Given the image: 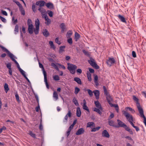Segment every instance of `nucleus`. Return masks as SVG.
<instances>
[{"mask_svg":"<svg viewBox=\"0 0 146 146\" xmlns=\"http://www.w3.org/2000/svg\"><path fill=\"white\" fill-rule=\"evenodd\" d=\"M77 66L75 65L68 63L67 68L70 73L72 74H74L75 72V70L77 68Z\"/></svg>","mask_w":146,"mask_h":146,"instance_id":"nucleus-1","label":"nucleus"},{"mask_svg":"<svg viewBox=\"0 0 146 146\" xmlns=\"http://www.w3.org/2000/svg\"><path fill=\"white\" fill-rule=\"evenodd\" d=\"M123 113L126 117L127 119L129 122L132 121H133L132 116L129 114L126 111H123Z\"/></svg>","mask_w":146,"mask_h":146,"instance_id":"nucleus-2","label":"nucleus"},{"mask_svg":"<svg viewBox=\"0 0 146 146\" xmlns=\"http://www.w3.org/2000/svg\"><path fill=\"white\" fill-rule=\"evenodd\" d=\"M89 64L93 67L96 69H99V66L96 64L94 59L92 58H90V60H88Z\"/></svg>","mask_w":146,"mask_h":146,"instance_id":"nucleus-3","label":"nucleus"},{"mask_svg":"<svg viewBox=\"0 0 146 146\" xmlns=\"http://www.w3.org/2000/svg\"><path fill=\"white\" fill-rule=\"evenodd\" d=\"M72 116V113H71V110H68V112L66 115L64 117L63 120V123L66 124L68 122V117H71Z\"/></svg>","mask_w":146,"mask_h":146,"instance_id":"nucleus-4","label":"nucleus"},{"mask_svg":"<svg viewBox=\"0 0 146 146\" xmlns=\"http://www.w3.org/2000/svg\"><path fill=\"white\" fill-rule=\"evenodd\" d=\"M133 99L134 101H135L136 102V106L138 109V111H139V110H143L142 107L140 105V104L138 102V99L137 98H136V97L135 96H133Z\"/></svg>","mask_w":146,"mask_h":146,"instance_id":"nucleus-5","label":"nucleus"},{"mask_svg":"<svg viewBox=\"0 0 146 146\" xmlns=\"http://www.w3.org/2000/svg\"><path fill=\"white\" fill-rule=\"evenodd\" d=\"M139 111L140 114V117L143 118V123H144L145 126H146V117H145L144 114V111L143 110H139Z\"/></svg>","mask_w":146,"mask_h":146,"instance_id":"nucleus-6","label":"nucleus"},{"mask_svg":"<svg viewBox=\"0 0 146 146\" xmlns=\"http://www.w3.org/2000/svg\"><path fill=\"white\" fill-rule=\"evenodd\" d=\"M106 96V99L107 101L109 104L111 105L112 104L111 102L113 100V99L111 96L109 94H108L105 95Z\"/></svg>","mask_w":146,"mask_h":146,"instance_id":"nucleus-7","label":"nucleus"},{"mask_svg":"<svg viewBox=\"0 0 146 146\" xmlns=\"http://www.w3.org/2000/svg\"><path fill=\"white\" fill-rule=\"evenodd\" d=\"M115 60L113 58H109L107 63L110 66H111V65L115 63Z\"/></svg>","mask_w":146,"mask_h":146,"instance_id":"nucleus-8","label":"nucleus"},{"mask_svg":"<svg viewBox=\"0 0 146 146\" xmlns=\"http://www.w3.org/2000/svg\"><path fill=\"white\" fill-rule=\"evenodd\" d=\"M102 136L105 137L109 138L110 137V135L106 130H104L102 133Z\"/></svg>","mask_w":146,"mask_h":146,"instance_id":"nucleus-9","label":"nucleus"},{"mask_svg":"<svg viewBox=\"0 0 146 146\" xmlns=\"http://www.w3.org/2000/svg\"><path fill=\"white\" fill-rule=\"evenodd\" d=\"M108 123L109 125L111 126L114 127H117L118 126L117 125L115 124V122L114 121L112 120H108Z\"/></svg>","mask_w":146,"mask_h":146,"instance_id":"nucleus-10","label":"nucleus"},{"mask_svg":"<svg viewBox=\"0 0 146 146\" xmlns=\"http://www.w3.org/2000/svg\"><path fill=\"white\" fill-rule=\"evenodd\" d=\"M28 31L29 33L30 34H32L33 33V30L34 29V26L33 25H31L28 26Z\"/></svg>","mask_w":146,"mask_h":146,"instance_id":"nucleus-11","label":"nucleus"},{"mask_svg":"<svg viewBox=\"0 0 146 146\" xmlns=\"http://www.w3.org/2000/svg\"><path fill=\"white\" fill-rule=\"evenodd\" d=\"M84 130L83 128H80L76 132V134L77 135H81L83 133H84Z\"/></svg>","mask_w":146,"mask_h":146,"instance_id":"nucleus-12","label":"nucleus"},{"mask_svg":"<svg viewBox=\"0 0 146 146\" xmlns=\"http://www.w3.org/2000/svg\"><path fill=\"white\" fill-rule=\"evenodd\" d=\"M83 101L84 104L83 106V108L88 112H89V110L86 105V102L85 99Z\"/></svg>","mask_w":146,"mask_h":146,"instance_id":"nucleus-13","label":"nucleus"},{"mask_svg":"<svg viewBox=\"0 0 146 146\" xmlns=\"http://www.w3.org/2000/svg\"><path fill=\"white\" fill-rule=\"evenodd\" d=\"M94 103L97 108L99 109L101 111L103 109L102 107L101 106L100 104L98 101H95Z\"/></svg>","mask_w":146,"mask_h":146,"instance_id":"nucleus-14","label":"nucleus"},{"mask_svg":"<svg viewBox=\"0 0 146 146\" xmlns=\"http://www.w3.org/2000/svg\"><path fill=\"white\" fill-rule=\"evenodd\" d=\"M117 122L118 125H117L118 126L117 127H123L125 125L123 122H122L119 119L117 120Z\"/></svg>","mask_w":146,"mask_h":146,"instance_id":"nucleus-15","label":"nucleus"},{"mask_svg":"<svg viewBox=\"0 0 146 146\" xmlns=\"http://www.w3.org/2000/svg\"><path fill=\"white\" fill-rule=\"evenodd\" d=\"M60 27L61 29V32L63 33L65 31L66 29V26L65 24L64 23H62L60 25Z\"/></svg>","mask_w":146,"mask_h":146,"instance_id":"nucleus-16","label":"nucleus"},{"mask_svg":"<svg viewBox=\"0 0 146 146\" xmlns=\"http://www.w3.org/2000/svg\"><path fill=\"white\" fill-rule=\"evenodd\" d=\"M42 33L44 36L45 37H47L49 35V32L46 29H43L42 31Z\"/></svg>","mask_w":146,"mask_h":146,"instance_id":"nucleus-17","label":"nucleus"},{"mask_svg":"<svg viewBox=\"0 0 146 146\" xmlns=\"http://www.w3.org/2000/svg\"><path fill=\"white\" fill-rule=\"evenodd\" d=\"M125 128V130L128 131L130 134H133V133L132 130L128 127H127L125 124L123 127Z\"/></svg>","mask_w":146,"mask_h":146,"instance_id":"nucleus-18","label":"nucleus"},{"mask_svg":"<svg viewBox=\"0 0 146 146\" xmlns=\"http://www.w3.org/2000/svg\"><path fill=\"white\" fill-rule=\"evenodd\" d=\"M38 10L41 13L42 15H44L46 14V12L45 9L44 8L42 7H40L38 8Z\"/></svg>","mask_w":146,"mask_h":146,"instance_id":"nucleus-19","label":"nucleus"},{"mask_svg":"<svg viewBox=\"0 0 146 146\" xmlns=\"http://www.w3.org/2000/svg\"><path fill=\"white\" fill-rule=\"evenodd\" d=\"M93 93H94L96 98L97 99H99L100 94L99 91L98 90H95L93 91Z\"/></svg>","mask_w":146,"mask_h":146,"instance_id":"nucleus-20","label":"nucleus"},{"mask_svg":"<svg viewBox=\"0 0 146 146\" xmlns=\"http://www.w3.org/2000/svg\"><path fill=\"white\" fill-rule=\"evenodd\" d=\"M117 16L122 22L126 23V21L125 19L123 16L120 15H119Z\"/></svg>","mask_w":146,"mask_h":146,"instance_id":"nucleus-21","label":"nucleus"},{"mask_svg":"<svg viewBox=\"0 0 146 146\" xmlns=\"http://www.w3.org/2000/svg\"><path fill=\"white\" fill-rule=\"evenodd\" d=\"M81 112L80 108L79 107H78L77 108L76 110V115L78 117H80L81 116Z\"/></svg>","mask_w":146,"mask_h":146,"instance_id":"nucleus-22","label":"nucleus"},{"mask_svg":"<svg viewBox=\"0 0 146 146\" xmlns=\"http://www.w3.org/2000/svg\"><path fill=\"white\" fill-rule=\"evenodd\" d=\"M74 80L78 84H81L82 83L81 79L79 78H74Z\"/></svg>","mask_w":146,"mask_h":146,"instance_id":"nucleus-23","label":"nucleus"},{"mask_svg":"<svg viewBox=\"0 0 146 146\" xmlns=\"http://www.w3.org/2000/svg\"><path fill=\"white\" fill-rule=\"evenodd\" d=\"M84 90L85 92L87 91L88 94L90 96L92 97L93 95V92L90 89L85 88Z\"/></svg>","mask_w":146,"mask_h":146,"instance_id":"nucleus-24","label":"nucleus"},{"mask_svg":"<svg viewBox=\"0 0 146 146\" xmlns=\"http://www.w3.org/2000/svg\"><path fill=\"white\" fill-rule=\"evenodd\" d=\"M45 5L48 8L50 9H52L54 7L53 4L51 3H47Z\"/></svg>","mask_w":146,"mask_h":146,"instance_id":"nucleus-25","label":"nucleus"},{"mask_svg":"<svg viewBox=\"0 0 146 146\" xmlns=\"http://www.w3.org/2000/svg\"><path fill=\"white\" fill-rule=\"evenodd\" d=\"M93 110L94 111L97 112L100 115H101L102 114V112L101 111V110L98 108H93Z\"/></svg>","mask_w":146,"mask_h":146,"instance_id":"nucleus-26","label":"nucleus"},{"mask_svg":"<svg viewBox=\"0 0 146 146\" xmlns=\"http://www.w3.org/2000/svg\"><path fill=\"white\" fill-rule=\"evenodd\" d=\"M80 37V35L77 32H76L75 33V40L77 41Z\"/></svg>","mask_w":146,"mask_h":146,"instance_id":"nucleus-27","label":"nucleus"},{"mask_svg":"<svg viewBox=\"0 0 146 146\" xmlns=\"http://www.w3.org/2000/svg\"><path fill=\"white\" fill-rule=\"evenodd\" d=\"M40 22L39 20L37 19L35 20V27L39 28Z\"/></svg>","mask_w":146,"mask_h":146,"instance_id":"nucleus-28","label":"nucleus"},{"mask_svg":"<svg viewBox=\"0 0 146 146\" xmlns=\"http://www.w3.org/2000/svg\"><path fill=\"white\" fill-rule=\"evenodd\" d=\"M53 96L56 100H57L58 99V94L56 91H55L54 92Z\"/></svg>","mask_w":146,"mask_h":146,"instance_id":"nucleus-29","label":"nucleus"},{"mask_svg":"<svg viewBox=\"0 0 146 146\" xmlns=\"http://www.w3.org/2000/svg\"><path fill=\"white\" fill-rule=\"evenodd\" d=\"M91 126L94 127L95 126V124L93 122H89L87 123V127H90Z\"/></svg>","mask_w":146,"mask_h":146,"instance_id":"nucleus-30","label":"nucleus"},{"mask_svg":"<svg viewBox=\"0 0 146 146\" xmlns=\"http://www.w3.org/2000/svg\"><path fill=\"white\" fill-rule=\"evenodd\" d=\"M66 47L65 46H60L59 48V52L60 53H62L63 51H64V49Z\"/></svg>","mask_w":146,"mask_h":146,"instance_id":"nucleus-31","label":"nucleus"},{"mask_svg":"<svg viewBox=\"0 0 146 146\" xmlns=\"http://www.w3.org/2000/svg\"><path fill=\"white\" fill-rule=\"evenodd\" d=\"M39 28L36 27L35 28H34L33 31H34L35 34L36 35L38 34L39 32Z\"/></svg>","mask_w":146,"mask_h":146,"instance_id":"nucleus-32","label":"nucleus"},{"mask_svg":"<svg viewBox=\"0 0 146 146\" xmlns=\"http://www.w3.org/2000/svg\"><path fill=\"white\" fill-rule=\"evenodd\" d=\"M4 88L5 92L7 93L9 90L8 85L7 83H5V84Z\"/></svg>","mask_w":146,"mask_h":146,"instance_id":"nucleus-33","label":"nucleus"},{"mask_svg":"<svg viewBox=\"0 0 146 146\" xmlns=\"http://www.w3.org/2000/svg\"><path fill=\"white\" fill-rule=\"evenodd\" d=\"M57 65V64H55L53 63H51V65L56 70L58 71L59 70V69Z\"/></svg>","mask_w":146,"mask_h":146,"instance_id":"nucleus-34","label":"nucleus"},{"mask_svg":"<svg viewBox=\"0 0 146 146\" xmlns=\"http://www.w3.org/2000/svg\"><path fill=\"white\" fill-rule=\"evenodd\" d=\"M72 32L71 31H69L67 33L66 37L67 38H69L71 37L72 35Z\"/></svg>","mask_w":146,"mask_h":146,"instance_id":"nucleus-35","label":"nucleus"},{"mask_svg":"<svg viewBox=\"0 0 146 146\" xmlns=\"http://www.w3.org/2000/svg\"><path fill=\"white\" fill-rule=\"evenodd\" d=\"M87 77L89 81H91L92 80L91 75L90 73L88 72L87 74Z\"/></svg>","mask_w":146,"mask_h":146,"instance_id":"nucleus-36","label":"nucleus"},{"mask_svg":"<svg viewBox=\"0 0 146 146\" xmlns=\"http://www.w3.org/2000/svg\"><path fill=\"white\" fill-rule=\"evenodd\" d=\"M9 56L11 59L12 60H13V59H15L14 58V56L9 51H8L7 52Z\"/></svg>","mask_w":146,"mask_h":146,"instance_id":"nucleus-37","label":"nucleus"},{"mask_svg":"<svg viewBox=\"0 0 146 146\" xmlns=\"http://www.w3.org/2000/svg\"><path fill=\"white\" fill-rule=\"evenodd\" d=\"M49 43L51 48H53L54 49H55L56 47L54 45L53 42L52 41H50L49 42Z\"/></svg>","mask_w":146,"mask_h":146,"instance_id":"nucleus-38","label":"nucleus"},{"mask_svg":"<svg viewBox=\"0 0 146 146\" xmlns=\"http://www.w3.org/2000/svg\"><path fill=\"white\" fill-rule=\"evenodd\" d=\"M53 79L55 81H58L60 80L59 76L58 75H55L53 76Z\"/></svg>","mask_w":146,"mask_h":146,"instance_id":"nucleus-39","label":"nucleus"},{"mask_svg":"<svg viewBox=\"0 0 146 146\" xmlns=\"http://www.w3.org/2000/svg\"><path fill=\"white\" fill-rule=\"evenodd\" d=\"M80 89L77 87L75 88L74 93L75 94H77L80 91Z\"/></svg>","mask_w":146,"mask_h":146,"instance_id":"nucleus-40","label":"nucleus"},{"mask_svg":"<svg viewBox=\"0 0 146 146\" xmlns=\"http://www.w3.org/2000/svg\"><path fill=\"white\" fill-rule=\"evenodd\" d=\"M46 3L45 1H40V5H39L40 7H43L45 4L46 5Z\"/></svg>","mask_w":146,"mask_h":146,"instance_id":"nucleus-41","label":"nucleus"},{"mask_svg":"<svg viewBox=\"0 0 146 146\" xmlns=\"http://www.w3.org/2000/svg\"><path fill=\"white\" fill-rule=\"evenodd\" d=\"M101 127H100L94 128L92 129L91 131L92 132H95L96 131L98 130Z\"/></svg>","mask_w":146,"mask_h":146,"instance_id":"nucleus-42","label":"nucleus"},{"mask_svg":"<svg viewBox=\"0 0 146 146\" xmlns=\"http://www.w3.org/2000/svg\"><path fill=\"white\" fill-rule=\"evenodd\" d=\"M15 98L16 99V100H17V102L18 103L20 102V101L19 99V96L17 92L15 94Z\"/></svg>","mask_w":146,"mask_h":146,"instance_id":"nucleus-43","label":"nucleus"},{"mask_svg":"<svg viewBox=\"0 0 146 146\" xmlns=\"http://www.w3.org/2000/svg\"><path fill=\"white\" fill-rule=\"evenodd\" d=\"M73 102L74 103L76 106H79L78 103L77 101L75 98H74L73 100Z\"/></svg>","mask_w":146,"mask_h":146,"instance_id":"nucleus-44","label":"nucleus"},{"mask_svg":"<svg viewBox=\"0 0 146 146\" xmlns=\"http://www.w3.org/2000/svg\"><path fill=\"white\" fill-rule=\"evenodd\" d=\"M19 71L22 74L23 76L24 77L26 76V74H25V72L22 69L20 68L19 69Z\"/></svg>","mask_w":146,"mask_h":146,"instance_id":"nucleus-45","label":"nucleus"},{"mask_svg":"<svg viewBox=\"0 0 146 146\" xmlns=\"http://www.w3.org/2000/svg\"><path fill=\"white\" fill-rule=\"evenodd\" d=\"M14 31L15 34L19 32V26L17 25H16L15 26Z\"/></svg>","mask_w":146,"mask_h":146,"instance_id":"nucleus-46","label":"nucleus"},{"mask_svg":"<svg viewBox=\"0 0 146 146\" xmlns=\"http://www.w3.org/2000/svg\"><path fill=\"white\" fill-rule=\"evenodd\" d=\"M29 134L32 137L34 138H36V135L35 134L33 133L32 131H30L29 132Z\"/></svg>","mask_w":146,"mask_h":146,"instance_id":"nucleus-47","label":"nucleus"},{"mask_svg":"<svg viewBox=\"0 0 146 146\" xmlns=\"http://www.w3.org/2000/svg\"><path fill=\"white\" fill-rule=\"evenodd\" d=\"M47 13H48V14L49 16L50 17H52L53 13L52 11H51L48 10L47 11Z\"/></svg>","mask_w":146,"mask_h":146,"instance_id":"nucleus-48","label":"nucleus"},{"mask_svg":"<svg viewBox=\"0 0 146 146\" xmlns=\"http://www.w3.org/2000/svg\"><path fill=\"white\" fill-rule=\"evenodd\" d=\"M27 25H28V26L29 25H33L32 24V21L30 19H28Z\"/></svg>","mask_w":146,"mask_h":146,"instance_id":"nucleus-49","label":"nucleus"},{"mask_svg":"<svg viewBox=\"0 0 146 146\" xmlns=\"http://www.w3.org/2000/svg\"><path fill=\"white\" fill-rule=\"evenodd\" d=\"M0 47L2 48L3 50L4 51L6 52L7 53L9 51V50L7 49L5 47L3 46L0 45Z\"/></svg>","mask_w":146,"mask_h":146,"instance_id":"nucleus-50","label":"nucleus"},{"mask_svg":"<svg viewBox=\"0 0 146 146\" xmlns=\"http://www.w3.org/2000/svg\"><path fill=\"white\" fill-rule=\"evenodd\" d=\"M103 88L104 94L105 95H106V94H108V91L107 90V89H106V87L105 86H103Z\"/></svg>","mask_w":146,"mask_h":146,"instance_id":"nucleus-51","label":"nucleus"},{"mask_svg":"<svg viewBox=\"0 0 146 146\" xmlns=\"http://www.w3.org/2000/svg\"><path fill=\"white\" fill-rule=\"evenodd\" d=\"M43 70V73L44 75V79H47V75L46 72L44 70V69Z\"/></svg>","mask_w":146,"mask_h":146,"instance_id":"nucleus-52","label":"nucleus"},{"mask_svg":"<svg viewBox=\"0 0 146 146\" xmlns=\"http://www.w3.org/2000/svg\"><path fill=\"white\" fill-rule=\"evenodd\" d=\"M32 9L34 12H35L36 11V5L34 3L32 5Z\"/></svg>","mask_w":146,"mask_h":146,"instance_id":"nucleus-53","label":"nucleus"},{"mask_svg":"<svg viewBox=\"0 0 146 146\" xmlns=\"http://www.w3.org/2000/svg\"><path fill=\"white\" fill-rule=\"evenodd\" d=\"M44 82H45V83L46 88H47L49 89V86L48 84V83L47 82V79H46V80H45V79H44Z\"/></svg>","mask_w":146,"mask_h":146,"instance_id":"nucleus-54","label":"nucleus"},{"mask_svg":"<svg viewBox=\"0 0 146 146\" xmlns=\"http://www.w3.org/2000/svg\"><path fill=\"white\" fill-rule=\"evenodd\" d=\"M114 117V114L111 113L109 117L108 118V120H111L112 118H113Z\"/></svg>","mask_w":146,"mask_h":146,"instance_id":"nucleus-55","label":"nucleus"},{"mask_svg":"<svg viewBox=\"0 0 146 146\" xmlns=\"http://www.w3.org/2000/svg\"><path fill=\"white\" fill-rule=\"evenodd\" d=\"M51 23V20L49 19H47V20L46 21V22H45V24L47 25H49Z\"/></svg>","mask_w":146,"mask_h":146,"instance_id":"nucleus-56","label":"nucleus"},{"mask_svg":"<svg viewBox=\"0 0 146 146\" xmlns=\"http://www.w3.org/2000/svg\"><path fill=\"white\" fill-rule=\"evenodd\" d=\"M1 11L3 15H5L6 16H7V15H7V12L5 11L2 10Z\"/></svg>","mask_w":146,"mask_h":146,"instance_id":"nucleus-57","label":"nucleus"},{"mask_svg":"<svg viewBox=\"0 0 146 146\" xmlns=\"http://www.w3.org/2000/svg\"><path fill=\"white\" fill-rule=\"evenodd\" d=\"M13 1L15 2L19 7L22 5L18 1H16L15 0H13Z\"/></svg>","mask_w":146,"mask_h":146,"instance_id":"nucleus-58","label":"nucleus"},{"mask_svg":"<svg viewBox=\"0 0 146 146\" xmlns=\"http://www.w3.org/2000/svg\"><path fill=\"white\" fill-rule=\"evenodd\" d=\"M55 42L58 44H61V42L60 41H59L58 38H56L55 40Z\"/></svg>","mask_w":146,"mask_h":146,"instance_id":"nucleus-59","label":"nucleus"},{"mask_svg":"<svg viewBox=\"0 0 146 146\" xmlns=\"http://www.w3.org/2000/svg\"><path fill=\"white\" fill-rule=\"evenodd\" d=\"M0 18L2 21L3 22L5 23L6 22V20L4 18L0 16Z\"/></svg>","mask_w":146,"mask_h":146,"instance_id":"nucleus-60","label":"nucleus"},{"mask_svg":"<svg viewBox=\"0 0 146 146\" xmlns=\"http://www.w3.org/2000/svg\"><path fill=\"white\" fill-rule=\"evenodd\" d=\"M82 51L85 55L88 56L89 55L88 52L85 50H83Z\"/></svg>","mask_w":146,"mask_h":146,"instance_id":"nucleus-61","label":"nucleus"},{"mask_svg":"<svg viewBox=\"0 0 146 146\" xmlns=\"http://www.w3.org/2000/svg\"><path fill=\"white\" fill-rule=\"evenodd\" d=\"M68 42L69 44H72V38H70L68 40Z\"/></svg>","mask_w":146,"mask_h":146,"instance_id":"nucleus-62","label":"nucleus"},{"mask_svg":"<svg viewBox=\"0 0 146 146\" xmlns=\"http://www.w3.org/2000/svg\"><path fill=\"white\" fill-rule=\"evenodd\" d=\"M132 56L134 58H135L136 57V54L135 51H133L132 52Z\"/></svg>","mask_w":146,"mask_h":146,"instance_id":"nucleus-63","label":"nucleus"},{"mask_svg":"<svg viewBox=\"0 0 146 146\" xmlns=\"http://www.w3.org/2000/svg\"><path fill=\"white\" fill-rule=\"evenodd\" d=\"M76 72L77 73L81 74L82 73V70L81 69L78 68Z\"/></svg>","mask_w":146,"mask_h":146,"instance_id":"nucleus-64","label":"nucleus"}]
</instances>
